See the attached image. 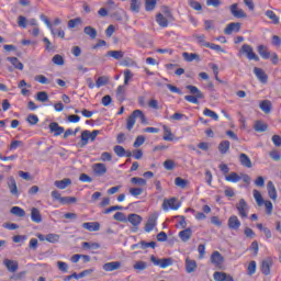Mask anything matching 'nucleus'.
I'll return each mask as SVG.
<instances>
[{"label": "nucleus", "instance_id": "1", "mask_svg": "<svg viewBox=\"0 0 281 281\" xmlns=\"http://www.w3.org/2000/svg\"><path fill=\"white\" fill-rule=\"evenodd\" d=\"M187 89L192 93V95H186L184 100H187V102H191V104H198L199 99L203 100V98H205L203 92H201L196 86H187Z\"/></svg>", "mask_w": 281, "mask_h": 281}, {"label": "nucleus", "instance_id": "2", "mask_svg": "<svg viewBox=\"0 0 281 281\" xmlns=\"http://www.w3.org/2000/svg\"><path fill=\"white\" fill-rule=\"evenodd\" d=\"M241 54H245L246 58H248V60H255L256 63H258L260 60V57H258V55H256V53L254 52V47H251V45L249 44H244L239 50V56Z\"/></svg>", "mask_w": 281, "mask_h": 281}, {"label": "nucleus", "instance_id": "3", "mask_svg": "<svg viewBox=\"0 0 281 281\" xmlns=\"http://www.w3.org/2000/svg\"><path fill=\"white\" fill-rule=\"evenodd\" d=\"M211 262L214 265L215 269H225V257H223V255H221L217 250L211 255Z\"/></svg>", "mask_w": 281, "mask_h": 281}, {"label": "nucleus", "instance_id": "4", "mask_svg": "<svg viewBox=\"0 0 281 281\" xmlns=\"http://www.w3.org/2000/svg\"><path fill=\"white\" fill-rule=\"evenodd\" d=\"M236 210L240 218H247L249 216V204H247L245 199L239 200V202L236 204Z\"/></svg>", "mask_w": 281, "mask_h": 281}, {"label": "nucleus", "instance_id": "5", "mask_svg": "<svg viewBox=\"0 0 281 281\" xmlns=\"http://www.w3.org/2000/svg\"><path fill=\"white\" fill-rule=\"evenodd\" d=\"M181 207V203L177 201V198L165 199L162 202L164 212H168V210H179Z\"/></svg>", "mask_w": 281, "mask_h": 281}, {"label": "nucleus", "instance_id": "6", "mask_svg": "<svg viewBox=\"0 0 281 281\" xmlns=\"http://www.w3.org/2000/svg\"><path fill=\"white\" fill-rule=\"evenodd\" d=\"M150 261L153 265L156 267H160L161 269H166L167 267H170L172 265V258H162V259H157L155 255L150 257Z\"/></svg>", "mask_w": 281, "mask_h": 281}, {"label": "nucleus", "instance_id": "7", "mask_svg": "<svg viewBox=\"0 0 281 281\" xmlns=\"http://www.w3.org/2000/svg\"><path fill=\"white\" fill-rule=\"evenodd\" d=\"M3 265L10 273H16V271H19V261L16 260L4 259Z\"/></svg>", "mask_w": 281, "mask_h": 281}, {"label": "nucleus", "instance_id": "8", "mask_svg": "<svg viewBox=\"0 0 281 281\" xmlns=\"http://www.w3.org/2000/svg\"><path fill=\"white\" fill-rule=\"evenodd\" d=\"M7 186L12 196H19V187H16V180L14 179V177L11 176L8 178Z\"/></svg>", "mask_w": 281, "mask_h": 281}, {"label": "nucleus", "instance_id": "9", "mask_svg": "<svg viewBox=\"0 0 281 281\" xmlns=\"http://www.w3.org/2000/svg\"><path fill=\"white\" fill-rule=\"evenodd\" d=\"M157 226V214L149 215L145 225V232L150 233Z\"/></svg>", "mask_w": 281, "mask_h": 281}, {"label": "nucleus", "instance_id": "10", "mask_svg": "<svg viewBox=\"0 0 281 281\" xmlns=\"http://www.w3.org/2000/svg\"><path fill=\"white\" fill-rule=\"evenodd\" d=\"M122 268V262L121 261H111L106 262L102 266L103 271H117V269Z\"/></svg>", "mask_w": 281, "mask_h": 281}, {"label": "nucleus", "instance_id": "11", "mask_svg": "<svg viewBox=\"0 0 281 281\" xmlns=\"http://www.w3.org/2000/svg\"><path fill=\"white\" fill-rule=\"evenodd\" d=\"M231 13L235 19H245L247 16V13L243 11V9H238V3H234L231 5Z\"/></svg>", "mask_w": 281, "mask_h": 281}, {"label": "nucleus", "instance_id": "12", "mask_svg": "<svg viewBox=\"0 0 281 281\" xmlns=\"http://www.w3.org/2000/svg\"><path fill=\"white\" fill-rule=\"evenodd\" d=\"M228 228L234 229L235 232H238V229H240V220H238V216L232 215L228 218Z\"/></svg>", "mask_w": 281, "mask_h": 281}, {"label": "nucleus", "instance_id": "13", "mask_svg": "<svg viewBox=\"0 0 281 281\" xmlns=\"http://www.w3.org/2000/svg\"><path fill=\"white\" fill-rule=\"evenodd\" d=\"M233 32H240L239 22H232L224 30V34H226L227 36H229Z\"/></svg>", "mask_w": 281, "mask_h": 281}, {"label": "nucleus", "instance_id": "14", "mask_svg": "<svg viewBox=\"0 0 281 281\" xmlns=\"http://www.w3.org/2000/svg\"><path fill=\"white\" fill-rule=\"evenodd\" d=\"M92 170L98 175V177H102V175H106V165L102 162L94 164L92 166Z\"/></svg>", "mask_w": 281, "mask_h": 281}, {"label": "nucleus", "instance_id": "15", "mask_svg": "<svg viewBox=\"0 0 281 281\" xmlns=\"http://www.w3.org/2000/svg\"><path fill=\"white\" fill-rule=\"evenodd\" d=\"M31 221L33 223H43V215H41V211L36 207L31 209Z\"/></svg>", "mask_w": 281, "mask_h": 281}, {"label": "nucleus", "instance_id": "16", "mask_svg": "<svg viewBox=\"0 0 281 281\" xmlns=\"http://www.w3.org/2000/svg\"><path fill=\"white\" fill-rule=\"evenodd\" d=\"M254 74L260 82L266 83L267 80L269 79V77L267 76V72H265V70H262L261 68L255 67Z\"/></svg>", "mask_w": 281, "mask_h": 281}, {"label": "nucleus", "instance_id": "17", "mask_svg": "<svg viewBox=\"0 0 281 281\" xmlns=\"http://www.w3.org/2000/svg\"><path fill=\"white\" fill-rule=\"evenodd\" d=\"M267 189L269 198L272 199V201H278V191L276 190V186L272 181L268 182Z\"/></svg>", "mask_w": 281, "mask_h": 281}, {"label": "nucleus", "instance_id": "18", "mask_svg": "<svg viewBox=\"0 0 281 281\" xmlns=\"http://www.w3.org/2000/svg\"><path fill=\"white\" fill-rule=\"evenodd\" d=\"M50 133H54L55 137H58V135H63L65 133V127L58 125V123L53 122L49 124Z\"/></svg>", "mask_w": 281, "mask_h": 281}, {"label": "nucleus", "instance_id": "19", "mask_svg": "<svg viewBox=\"0 0 281 281\" xmlns=\"http://www.w3.org/2000/svg\"><path fill=\"white\" fill-rule=\"evenodd\" d=\"M82 227L88 232H100V223L98 222H86L82 224Z\"/></svg>", "mask_w": 281, "mask_h": 281}, {"label": "nucleus", "instance_id": "20", "mask_svg": "<svg viewBox=\"0 0 281 281\" xmlns=\"http://www.w3.org/2000/svg\"><path fill=\"white\" fill-rule=\"evenodd\" d=\"M272 265L273 262L271 261V259H266L261 262V272L263 273V276H269V273H271Z\"/></svg>", "mask_w": 281, "mask_h": 281}, {"label": "nucleus", "instance_id": "21", "mask_svg": "<svg viewBox=\"0 0 281 281\" xmlns=\"http://www.w3.org/2000/svg\"><path fill=\"white\" fill-rule=\"evenodd\" d=\"M170 22L171 21L168 18L164 16V14L161 13L156 14V23H158L160 27H168Z\"/></svg>", "mask_w": 281, "mask_h": 281}, {"label": "nucleus", "instance_id": "22", "mask_svg": "<svg viewBox=\"0 0 281 281\" xmlns=\"http://www.w3.org/2000/svg\"><path fill=\"white\" fill-rule=\"evenodd\" d=\"M186 271L187 273H194L196 271V261L190 259V257L186 259Z\"/></svg>", "mask_w": 281, "mask_h": 281}, {"label": "nucleus", "instance_id": "23", "mask_svg": "<svg viewBox=\"0 0 281 281\" xmlns=\"http://www.w3.org/2000/svg\"><path fill=\"white\" fill-rule=\"evenodd\" d=\"M179 238L182 240V243H188L190 238H192V228H184L179 233Z\"/></svg>", "mask_w": 281, "mask_h": 281}, {"label": "nucleus", "instance_id": "24", "mask_svg": "<svg viewBox=\"0 0 281 281\" xmlns=\"http://www.w3.org/2000/svg\"><path fill=\"white\" fill-rule=\"evenodd\" d=\"M239 162L241 164V166H244V168L254 167V164H251V159L249 158V156H247V154L239 155Z\"/></svg>", "mask_w": 281, "mask_h": 281}, {"label": "nucleus", "instance_id": "25", "mask_svg": "<svg viewBox=\"0 0 281 281\" xmlns=\"http://www.w3.org/2000/svg\"><path fill=\"white\" fill-rule=\"evenodd\" d=\"M116 98H117L119 102H124L126 100V88L124 86L117 87Z\"/></svg>", "mask_w": 281, "mask_h": 281}, {"label": "nucleus", "instance_id": "26", "mask_svg": "<svg viewBox=\"0 0 281 281\" xmlns=\"http://www.w3.org/2000/svg\"><path fill=\"white\" fill-rule=\"evenodd\" d=\"M259 109H261V111L266 114L271 113V109H272L271 101L269 100L261 101L259 104Z\"/></svg>", "mask_w": 281, "mask_h": 281}, {"label": "nucleus", "instance_id": "27", "mask_svg": "<svg viewBox=\"0 0 281 281\" xmlns=\"http://www.w3.org/2000/svg\"><path fill=\"white\" fill-rule=\"evenodd\" d=\"M55 186L59 190H65V188H68V186H71V179L66 178V179H63V180H56Z\"/></svg>", "mask_w": 281, "mask_h": 281}, {"label": "nucleus", "instance_id": "28", "mask_svg": "<svg viewBox=\"0 0 281 281\" xmlns=\"http://www.w3.org/2000/svg\"><path fill=\"white\" fill-rule=\"evenodd\" d=\"M127 221H128V223L134 225V227H137V225L142 224V216H139L137 214H130L127 216Z\"/></svg>", "mask_w": 281, "mask_h": 281}, {"label": "nucleus", "instance_id": "29", "mask_svg": "<svg viewBox=\"0 0 281 281\" xmlns=\"http://www.w3.org/2000/svg\"><path fill=\"white\" fill-rule=\"evenodd\" d=\"M136 120H137V116L135 115V111H133L126 121V130L127 131H133Z\"/></svg>", "mask_w": 281, "mask_h": 281}, {"label": "nucleus", "instance_id": "30", "mask_svg": "<svg viewBox=\"0 0 281 281\" xmlns=\"http://www.w3.org/2000/svg\"><path fill=\"white\" fill-rule=\"evenodd\" d=\"M7 60L9 63H11V65L14 66V69H19L20 71H23L24 66H23V63H21L19 60V58H16V57H7Z\"/></svg>", "mask_w": 281, "mask_h": 281}, {"label": "nucleus", "instance_id": "31", "mask_svg": "<svg viewBox=\"0 0 281 281\" xmlns=\"http://www.w3.org/2000/svg\"><path fill=\"white\" fill-rule=\"evenodd\" d=\"M258 54L265 60H269V58H271V53H269V49H267V47H265V45H259L258 46Z\"/></svg>", "mask_w": 281, "mask_h": 281}, {"label": "nucleus", "instance_id": "32", "mask_svg": "<svg viewBox=\"0 0 281 281\" xmlns=\"http://www.w3.org/2000/svg\"><path fill=\"white\" fill-rule=\"evenodd\" d=\"M134 271H137V273H139V271H146V269H148V263L146 261H136L133 266Z\"/></svg>", "mask_w": 281, "mask_h": 281}, {"label": "nucleus", "instance_id": "33", "mask_svg": "<svg viewBox=\"0 0 281 281\" xmlns=\"http://www.w3.org/2000/svg\"><path fill=\"white\" fill-rule=\"evenodd\" d=\"M182 58H184L187 63H192V60H201V57L196 53H183Z\"/></svg>", "mask_w": 281, "mask_h": 281}, {"label": "nucleus", "instance_id": "34", "mask_svg": "<svg viewBox=\"0 0 281 281\" xmlns=\"http://www.w3.org/2000/svg\"><path fill=\"white\" fill-rule=\"evenodd\" d=\"M266 16L268 19H270V21H272V23L274 25H279L280 24V18H278V15L276 14V12H273L272 10H267L266 11Z\"/></svg>", "mask_w": 281, "mask_h": 281}, {"label": "nucleus", "instance_id": "35", "mask_svg": "<svg viewBox=\"0 0 281 281\" xmlns=\"http://www.w3.org/2000/svg\"><path fill=\"white\" fill-rule=\"evenodd\" d=\"M91 132L89 130H85L81 133V147H85L89 144V139H91Z\"/></svg>", "mask_w": 281, "mask_h": 281}, {"label": "nucleus", "instance_id": "36", "mask_svg": "<svg viewBox=\"0 0 281 281\" xmlns=\"http://www.w3.org/2000/svg\"><path fill=\"white\" fill-rule=\"evenodd\" d=\"M162 131H164V136L162 139H165V142H172V131L170 130V127H168L167 125L162 126Z\"/></svg>", "mask_w": 281, "mask_h": 281}, {"label": "nucleus", "instance_id": "37", "mask_svg": "<svg viewBox=\"0 0 281 281\" xmlns=\"http://www.w3.org/2000/svg\"><path fill=\"white\" fill-rule=\"evenodd\" d=\"M83 33L92 40L98 37V31L92 26H86Z\"/></svg>", "mask_w": 281, "mask_h": 281}, {"label": "nucleus", "instance_id": "38", "mask_svg": "<svg viewBox=\"0 0 281 281\" xmlns=\"http://www.w3.org/2000/svg\"><path fill=\"white\" fill-rule=\"evenodd\" d=\"M255 131L257 133H265V131H267V128H269V125H267L266 123H263L262 121H257L255 123V126H254Z\"/></svg>", "mask_w": 281, "mask_h": 281}, {"label": "nucleus", "instance_id": "39", "mask_svg": "<svg viewBox=\"0 0 281 281\" xmlns=\"http://www.w3.org/2000/svg\"><path fill=\"white\" fill-rule=\"evenodd\" d=\"M106 56H111V58H114V60H121V58H124V52H122V50H109L106 53Z\"/></svg>", "mask_w": 281, "mask_h": 281}, {"label": "nucleus", "instance_id": "40", "mask_svg": "<svg viewBox=\"0 0 281 281\" xmlns=\"http://www.w3.org/2000/svg\"><path fill=\"white\" fill-rule=\"evenodd\" d=\"M11 214L13 216H18L19 218H23L25 216V210L21 209L20 206L11 207Z\"/></svg>", "mask_w": 281, "mask_h": 281}, {"label": "nucleus", "instance_id": "41", "mask_svg": "<svg viewBox=\"0 0 281 281\" xmlns=\"http://www.w3.org/2000/svg\"><path fill=\"white\" fill-rule=\"evenodd\" d=\"M188 183H190L187 179H183L181 177H177L175 179V184L178 187V188H181L182 190H186V188H188Z\"/></svg>", "mask_w": 281, "mask_h": 281}, {"label": "nucleus", "instance_id": "42", "mask_svg": "<svg viewBox=\"0 0 281 281\" xmlns=\"http://www.w3.org/2000/svg\"><path fill=\"white\" fill-rule=\"evenodd\" d=\"M252 194H254V199H255L257 205H259V207L265 205V200L262 199V194L260 193V191L255 189L252 191Z\"/></svg>", "mask_w": 281, "mask_h": 281}, {"label": "nucleus", "instance_id": "43", "mask_svg": "<svg viewBox=\"0 0 281 281\" xmlns=\"http://www.w3.org/2000/svg\"><path fill=\"white\" fill-rule=\"evenodd\" d=\"M229 146H231V143L229 140H223L218 145V150L222 155H225L227 154V151L229 150Z\"/></svg>", "mask_w": 281, "mask_h": 281}, {"label": "nucleus", "instance_id": "44", "mask_svg": "<svg viewBox=\"0 0 281 281\" xmlns=\"http://www.w3.org/2000/svg\"><path fill=\"white\" fill-rule=\"evenodd\" d=\"M203 115H205L206 117H211V120H214L215 122H218V114L207 108L204 109Z\"/></svg>", "mask_w": 281, "mask_h": 281}, {"label": "nucleus", "instance_id": "45", "mask_svg": "<svg viewBox=\"0 0 281 281\" xmlns=\"http://www.w3.org/2000/svg\"><path fill=\"white\" fill-rule=\"evenodd\" d=\"M40 19H41V21H43L45 23V25L48 27V30H50L53 36L56 35V32H54V29L52 27V22H49V18H47V15H45V14H41Z\"/></svg>", "mask_w": 281, "mask_h": 281}, {"label": "nucleus", "instance_id": "46", "mask_svg": "<svg viewBox=\"0 0 281 281\" xmlns=\"http://www.w3.org/2000/svg\"><path fill=\"white\" fill-rule=\"evenodd\" d=\"M226 181H231V183H238L240 181V176L236 172H231L228 176L225 177Z\"/></svg>", "mask_w": 281, "mask_h": 281}, {"label": "nucleus", "instance_id": "47", "mask_svg": "<svg viewBox=\"0 0 281 281\" xmlns=\"http://www.w3.org/2000/svg\"><path fill=\"white\" fill-rule=\"evenodd\" d=\"M78 199L74 196H61L59 203H61V205H69V203H76Z\"/></svg>", "mask_w": 281, "mask_h": 281}, {"label": "nucleus", "instance_id": "48", "mask_svg": "<svg viewBox=\"0 0 281 281\" xmlns=\"http://www.w3.org/2000/svg\"><path fill=\"white\" fill-rule=\"evenodd\" d=\"M82 249H100V244L83 241L81 244Z\"/></svg>", "mask_w": 281, "mask_h": 281}, {"label": "nucleus", "instance_id": "49", "mask_svg": "<svg viewBox=\"0 0 281 281\" xmlns=\"http://www.w3.org/2000/svg\"><path fill=\"white\" fill-rule=\"evenodd\" d=\"M156 7H157V0L145 1V10H147V12H153V9Z\"/></svg>", "mask_w": 281, "mask_h": 281}, {"label": "nucleus", "instance_id": "50", "mask_svg": "<svg viewBox=\"0 0 281 281\" xmlns=\"http://www.w3.org/2000/svg\"><path fill=\"white\" fill-rule=\"evenodd\" d=\"M45 240H47V243H58V240H60V235L58 234H48L45 237Z\"/></svg>", "mask_w": 281, "mask_h": 281}, {"label": "nucleus", "instance_id": "51", "mask_svg": "<svg viewBox=\"0 0 281 281\" xmlns=\"http://www.w3.org/2000/svg\"><path fill=\"white\" fill-rule=\"evenodd\" d=\"M35 81L40 82V85H50L52 81L47 79L44 75H37L35 76Z\"/></svg>", "mask_w": 281, "mask_h": 281}, {"label": "nucleus", "instance_id": "52", "mask_svg": "<svg viewBox=\"0 0 281 281\" xmlns=\"http://www.w3.org/2000/svg\"><path fill=\"white\" fill-rule=\"evenodd\" d=\"M166 19H168L169 21H175V15H172V11H170V8L165 7L162 9V13H161Z\"/></svg>", "mask_w": 281, "mask_h": 281}, {"label": "nucleus", "instance_id": "53", "mask_svg": "<svg viewBox=\"0 0 281 281\" xmlns=\"http://www.w3.org/2000/svg\"><path fill=\"white\" fill-rule=\"evenodd\" d=\"M213 279L215 281H225L227 279V273L226 272H214L213 274Z\"/></svg>", "mask_w": 281, "mask_h": 281}, {"label": "nucleus", "instance_id": "54", "mask_svg": "<svg viewBox=\"0 0 281 281\" xmlns=\"http://www.w3.org/2000/svg\"><path fill=\"white\" fill-rule=\"evenodd\" d=\"M36 100L38 102H47L49 100V95L45 91L37 92Z\"/></svg>", "mask_w": 281, "mask_h": 281}, {"label": "nucleus", "instance_id": "55", "mask_svg": "<svg viewBox=\"0 0 281 281\" xmlns=\"http://www.w3.org/2000/svg\"><path fill=\"white\" fill-rule=\"evenodd\" d=\"M194 38L198 41L199 45H201L202 47H207L209 42L205 41L204 34L194 35Z\"/></svg>", "mask_w": 281, "mask_h": 281}, {"label": "nucleus", "instance_id": "56", "mask_svg": "<svg viewBox=\"0 0 281 281\" xmlns=\"http://www.w3.org/2000/svg\"><path fill=\"white\" fill-rule=\"evenodd\" d=\"M52 60L54 65H58L59 67H63V65H65V58H63L61 55H55Z\"/></svg>", "mask_w": 281, "mask_h": 281}, {"label": "nucleus", "instance_id": "57", "mask_svg": "<svg viewBox=\"0 0 281 281\" xmlns=\"http://www.w3.org/2000/svg\"><path fill=\"white\" fill-rule=\"evenodd\" d=\"M114 153L117 157H124L126 155V149L120 145L114 146Z\"/></svg>", "mask_w": 281, "mask_h": 281}, {"label": "nucleus", "instance_id": "58", "mask_svg": "<svg viewBox=\"0 0 281 281\" xmlns=\"http://www.w3.org/2000/svg\"><path fill=\"white\" fill-rule=\"evenodd\" d=\"M82 23V20L80 18L72 19L68 21V27L69 30H74V27H77V25H80Z\"/></svg>", "mask_w": 281, "mask_h": 281}, {"label": "nucleus", "instance_id": "59", "mask_svg": "<svg viewBox=\"0 0 281 281\" xmlns=\"http://www.w3.org/2000/svg\"><path fill=\"white\" fill-rule=\"evenodd\" d=\"M114 221H119L120 223H126V215L122 212H116L113 216Z\"/></svg>", "mask_w": 281, "mask_h": 281}, {"label": "nucleus", "instance_id": "60", "mask_svg": "<svg viewBox=\"0 0 281 281\" xmlns=\"http://www.w3.org/2000/svg\"><path fill=\"white\" fill-rule=\"evenodd\" d=\"M131 183H134V186H146V179L134 177L131 179Z\"/></svg>", "mask_w": 281, "mask_h": 281}, {"label": "nucleus", "instance_id": "61", "mask_svg": "<svg viewBox=\"0 0 281 281\" xmlns=\"http://www.w3.org/2000/svg\"><path fill=\"white\" fill-rule=\"evenodd\" d=\"M130 194H132V196H140V194H144V189H142V188H131L130 189Z\"/></svg>", "mask_w": 281, "mask_h": 281}, {"label": "nucleus", "instance_id": "62", "mask_svg": "<svg viewBox=\"0 0 281 281\" xmlns=\"http://www.w3.org/2000/svg\"><path fill=\"white\" fill-rule=\"evenodd\" d=\"M26 122H29V124H31L32 126L38 124V116L35 114H30L26 119Z\"/></svg>", "mask_w": 281, "mask_h": 281}, {"label": "nucleus", "instance_id": "63", "mask_svg": "<svg viewBox=\"0 0 281 281\" xmlns=\"http://www.w3.org/2000/svg\"><path fill=\"white\" fill-rule=\"evenodd\" d=\"M109 82V78L108 77H99L97 79V87L100 89V87H104V85H106Z\"/></svg>", "mask_w": 281, "mask_h": 281}, {"label": "nucleus", "instance_id": "64", "mask_svg": "<svg viewBox=\"0 0 281 281\" xmlns=\"http://www.w3.org/2000/svg\"><path fill=\"white\" fill-rule=\"evenodd\" d=\"M164 168H165L166 170H175V160L167 159V160L164 162Z\"/></svg>", "mask_w": 281, "mask_h": 281}]
</instances>
